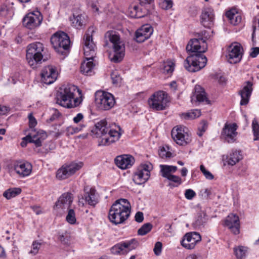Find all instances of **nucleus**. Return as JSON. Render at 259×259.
<instances>
[{"instance_id": "nucleus-14", "label": "nucleus", "mask_w": 259, "mask_h": 259, "mask_svg": "<svg viewBox=\"0 0 259 259\" xmlns=\"http://www.w3.org/2000/svg\"><path fill=\"white\" fill-rule=\"evenodd\" d=\"M42 16L38 11L29 13L23 19V25L27 29L32 30L38 27L41 23Z\"/></svg>"}, {"instance_id": "nucleus-61", "label": "nucleus", "mask_w": 259, "mask_h": 259, "mask_svg": "<svg viewBox=\"0 0 259 259\" xmlns=\"http://www.w3.org/2000/svg\"><path fill=\"white\" fill-rule=\"evenodd\" d=\"M169 86L171 90L175 91L177 88V83L175 81H173L169 83Z\"/></svg>"}, {"instance_id": "nucleus-38", "label": "nucleus", "mask_w": 259, "mask_h": 259, "mask_svg": "<svg viewBox=\"0 0 259 259\" xmlns=\"http://www.w3.org/2000/svg\"><path fill=\"white\" fill-rule=\"evenodd\" d=\"M84 127L85 125L84 124H80L76 126H69L65 128V131L66 133V135L69 136L79 133L81 131Z\"/></svg>"}, {"instance_id": "nucleus-7", "label": "nucleus", "mask_w": 259, "mask_h": 259, "mask_svg": "<svg viewBox=\"0 0 259 259\" xmlns=\"http://www.w3.org/2000/svg\"><path fill=\"white\" fill-rule=\"evenodd\" d=\"M105 37L109 39L113 46L114 53L109 55L110 60L114 63L120 62L125 55L124 44L115 32L108 31L105 34Z\"/></svg>"}, {"instance_id": "nucleus-16", "label": "nucleus", "mask_w": 259, "mask_h": 259, "mask_svg": "<svg viewBox=\"0 0 259 259\" xmlns=\"http://www.w3.org/2000/svg\"><path fill=\"white\" fill-rule=\"evenodd\" d=\"M59 73L56 67L50 65L43 67L41 71L42 81L47 84L53 83L57 79Z\"/></svg>"}, {"instance_id": "nucleus-54", "label": "nucleus", "mask_w": 259, "mask_h": 259, "mask_svg": "<svg viewBox=\"0 0 259 259\" xmlns=\"http://www.w3.org/2000/svg\"><path fill=\"white\" fill-rule=\"evenodd\" d=\"M29 126L30 128H33L37 124V121L35 118L33 117L32 113L28 115Z\"/></svg>"}, {"instance_id": "nucleus-52", "label": "nucleus", "mask_w": 259, "mask_h": 259, "mask_svg": "<svg viewBox=\"0 0 259 259\" xmlns=\"http://www.w3.org/2000/svg\"><path fill=\"white\" fill-rule=\"evenodd\" d=\"M160 5L162 9H168L172 7V3L170 0H164L160 2Z\"/></svg>"}, {"instance_id": "nucleus-1", "label": "nucleus", "mask_w": 259, "mask_h": 259, "mask_svg": "<svg viewBox=\"0 0 259 259\" xmlns=\"http://www.w3.org/2000/svg\"><path fill=\"white\" fill-rule=\"evenodd\" d=\"M206 31L198 33V38L191 39L186 47L187 52L196 53L188 56L184 62V66L189 72H196L204 68L207 61L206 57L202 53L207 49L205 36Z\"/></svg>"}, {"instance_id": "nucleus-29", "label": "nucleus", "mask_w": 259, "mask_h": 259, "mask_svg": "<svg viewBox=\"0 0 259 259\" xmlns=\"http://www.w3.org/2000/svg\"><path fill=\"white\" fill-rule=\"evenodd\" d=\"M73 201L72 194L69 192L63 193L56 203L58 208H68Z\"/></svg>"}, {"instance_id": "nucleus-25", "label": "nucleus", "mask_w": 259, "mask_h": 259, "mask_svg": "<svg viewBox=\"0 0 259 259\" xmlns=\"http://www.w3.org/2000/svg\"><path fill=\"white\" fill-rule=\"evenodd\" d=\"M143 5L132 4L130 5L127 10V15L134 18H141L146 15L148 12L147 8H142Z\"/></svg>"}, {"instance_id": "nucleus-24", "label": "nucleus", "mask_w": 259, "mask_h": 259, "mask_svg": "<svg viewBox=\"0 0 259 259\" xmlns=\"http://www.w3.org/2000/svg\"><path fill=\"white\" fill-rule=\"evenodd\" d=\"M153 33V28L149 24H145L138 29L135 34L136 40L138 42H143L148 39Z\"/></svg>"}, {"instance_id": "nucleus-20", "label": "nucleus", "mask_w": 259, "mask_h": 259, "mask_svg": "<svg viewBox=\"0 0 259 259\" xmlns=\"http://www.w3.org/2000/svg\"><path fill=\"white\" fill-rule=\"evenodd\" d=\"M14 169L20 177L24 178L31 174L32 166L27 161H16L14 164Z\"/></svg>"}, {"instance_id": "nucleus-59", "label": "nucleus", "mask_w": 259, "mask_h": 259, "mask_svg": "<svg viewBox=\"0 0 259 259\" xmlns=\"http://www.w3.org/2000/svg\"><path fill=\"white\" fill-rule=\"evenodd\" d=\"M8 111V108L6 106H0V114L4 115Z\"/></svg>"}, {"instance_id": "nucleus-47", "label": "nucleus", "mask_w": 259, "mask_h": 259, "mask_svg": "<svg viewBox=\"0 0 259 259\" xmlns=\"http://www.w3.org/2000/svg\"><path fill=\"white\" fill-rule=\"evenodd\" d=\"M0 15L5 18L11 17V13L6 6H3L0 9Z\"/></svg>"}, {"instance_id": "nucleus-39", "label": "nucleus", "mask_w": 259, "mask_h": 259, "mask_svg": "<svg viewBox=\"0 0 259 259\" xmlns=\"http://www.w3.org/2000/svg\"><path fill=\"white\" fill-rule=\"evenodd\" d=\"M42 244V241L38 240L33 241L31 245V248L29 251V253L32 255H36L38 253Z\"/></svg>"}, {"instance_id": "nucleus-11", "label": "nucleus", "mask_w": 259, "mask_h": 259, "mask_svg": "<svg viewBox=\"0 0 259 259\" xmlns=\"http://www.w3.org/2000/svg\"><path fill=\"white\" fill-rule=\"evenodd\" d=\"M152 169L153 165L150 162L141 164L134 174L133 181L138 185L144 184L149 179Z\"/></svg>"}, {"instance_id": "nucleus-64", "label": "nucleus", "mask_w": 259, "mask_h": 259, "mask_svg": "<svg viewBox=\"0 0 259 259\" xmlns=\"http://www.w3.org/2000/svg\"><path fill=\"white\" fill-rule=\"evenodd\" d=\"M188 173V169L186 167H183L181 169V175L183 177H186Z\"/></svg>"}, {"instance_id": "nucleus-55", "label": "nucleus", "mask_w": 259, "mask_h": 259, "mask_svg": "<svg viewBox=\"0 0 259 259\" xmlns=\"http://www.w3.org/2000/svg\"><path fill=\"white\" fill-rule=\"evenodd\" d=\"M259 54V47H254L250 49V56L252 58L256 57Z\"/></svg>"}, {"instance_id": "nucleus-40", "label": "nucleus", "mask_w": 259, "mask_h": 259, "mask_svg": "<svg viewBox=\"0 0 259 259\" xmlns=\"http://www.w3.org/2000/svg\"><path fill=\"white\" fill-rule=\"evenodd\" d=\"M152 228L151 224L148 223L144 224L138 231L140 235H145L151 231Z\"/></svg>"}, {"instance_id": "nucleus-48", "label": "nucleus", "mask_w": 259, "mask_h": 259, "mask_svg": "<svg viewBox=\"0 0 259 259\" xmlns=\"http://www.w3.org/2000/svg\"><path fill=\"white\" fill-rule=\"evenodd\" d=\"M111 77L113 84H117L121 81V78L119 75L116 72H112L111 74Z\"/></svg>"}, {"instance_id": "nucleus-10", "label": "nucleus", "mask_w": 259, "mask_h": 259, "mask_svg": "<svg viewBox=\"0 0 259 259\" xmlns=\"http://www.w3.org/2000/svg\"><path fill=\"white\" fill-rule=\"evenodd\" d=\"M172 138L176 143L181 146H185L191 141V137L186 127L176 126L171 132Z\"/></svg>"}, {"instance_id": "nucleus-9", "label": "nucleus", "mask_w": 259, "mask_h": 259, "mask_svg": "<svg viewBox=\"0 0 259 259\" xmlns=\"http://www.w3.org/2000/svg\"><path fill=\"white\" fill-rule=\"evenodd\" d=\"M95 103L97 107L102 110L111 109L115 103L114 96L108 92L98 91L95 94Z\"/></svg>"}, {"instance_id": "nucleus-27", "label": "nucleus", "mask_w": 259, "mask_h": 259, "mask_svg": "<svg viewBox=\"0 0 259 259\" xmlns=\"http://www.w3.org/2000/svg\"><path fill=\"white\" fill-rule=\"evenodd\" d=\"M84 199L85 202L92 206H95L99 201V196L95 189L87 187L84 188Z\"/></svg>"}, {"instance_id": "nucleus-18", "label": "nucleus", "mask_w": 259, "mask_h": 259, "mask_svg": "<svg viewBox=\"0 0 259 259\" xmlns=\"http://www.w3.org/2000/svg\"><path fill=\"white\" fill-rule=\"evenodd\" d=\"M201 240V237L198 233L195 232L187 233L181 241V245L187 249H192Z\"/></svg>"}, {"instance_id": "nucleus-4", "label": "nucleus", "mask_w": 259, "mask_h": 259, "mask_svg": "<svg viewBox=\"0 0 259 259\" xmlns=\"http://www.w3.org/2000/svg\"><path fill=\"white\" fill-rule=\"evenodd\" d=\"M131 206L126 199H119L111 206L108 213L110 221L118 225L123 223L130 215Z\"/></svg>"}, {"instance_id": "nucleus-3", "label": "nucleus", "mask_w": 259, "mask_h": 259, "mask_svg": "<svg viewBox=\"0 0 259 259\" xmlns=\"http://www.w3.org/2000/svg\"><path fill=\"white\" fill-rule=\"evenodd\" d=\"M94 32L93 27H90L83 37L84 55L86 60L82 63L81 72L87 75H91L95 66L93 62L96 55V45L93 40L92 33Z\"/></svg>"}, {"instance_id": "nucleus-15", "label": "nucleus", "mask_w": 259, "mask_h": 259, "mask_svg": "<svg viewBox=\"0 0 259 259\" xmlns=\"http://www.w3.org/2000/svg\"><path fill=\"white\" fill-rule=\"evenodd\" d=\"M242 48L241 45L237 42L232 44L228 49L227 58L231 64H236L240 61L242 56Z\"/></svg>"}, {"instance_id": "nucleus-37", "label": "nucleus", "mask_w": 259, "mask_h": 259, "mask_svg": "<svg viewBox=\"0 0 259 259\" xmlns=\"http://www.w3.org/2000/svg\"><path fill=\"white\" fill-rule=\"evenodd\" d=\"M201 115V112L199 110H191L188 112L182 114V117L185 119H194L199 117Z\"/></svg>"}, {"instance_id": "nucleus-60", "label": "nucleus", "mask_w": 259, "mask_h": 259, "mask_svg": "<svg viewBox=\"0 0 259 259\" xmlns=\"http://www.w3.org/2000/svg\"><path fill=\"white\" fill-rule=\"evenodd\" d=\"M91 7L94 12H98L99 8H98V6L96 3H92L91 4Z\"/></svg>"}, {"instance_id": "nucleus-41", "label": "nucleus", "mask_w": 259, "mask_h": 259, "mask_svg": "<svg viewBox=\"0 0 259 259\" xmlns=\"http://www.w3.org/2000/svg\"><path fill=\"white\" fill-rule=\"evenodd\" d=\"M66 221L70 224H75L76 222L75 213L73 209H69L66 217Z\"/></svg>"}, {"instance_id": "nucleus-17", "label": "nucleus", "mask_w": 259, "mask_h": 259, "mask_svg": "<svg viewBox=\"0 0 259 259\" xmlns=\"http://www.w3.org/2000/svg\"><path fill=\"white\" fill-rule=\"evenodd\" d=\"M138 245L137 240L133 239L130 241L118 243L111 248V252L113 254H124L131 250L135 249Z\"/></svg>"}, {"instance_id": "nucleus-51", "label": "nucleus", "mask_w": 259, "mask_h": 259, "mask_svg": "<svg viewBox=\"0 0 259 259\" xmlns=\"http://www.w3.org/2000/svg\"><path fill=\"white\" fill-rule=\"evenodd\" d=\"M196 196V193L192 189H187L185 192V197L188 200L192 199Z\"/></svg>"}, {"instance_id": "nucleus-12", "label": "nucleus", "mask_w": 259, "mask_h": 259, "mask_svg": "<svg viewBox=\"0 0 259 259\" xmlns=\"http://www.w3.org/2000/svg\"><path fill=\"white\" fill-rule=\"evenodd\" d=\"M168 100L167 94L163 91L154 93L148 100L149 106L155 110H164Z\"/></svg>"}, {"instance_id": "nucleus-23", "label": "nucleus", "mask_w": 259, "mask_h": 259, "mask_svg": "<svg viewBox=\"0 0 259 259\" xmlns=\"http://www.w3.org/2000/svg\"><path fill=\"white\" fill-rule=\"evenodd\" d=\"M214 14L211 8L204 9L201 15V24L206 28L211 27L214 24Z\"/></svg>"}, {"instance_id": "nucleus-13", "label": "nucleus", "mask_w": 259, "mask_h": 259, "mask_svg": "<svg viewBox=\"0 0 259 259\" xmlns=\"http://www.w3.org/2000/svg\"><path fill=\"white\" fill-rule=\"evenodd\" d=\"M82 162H71L62 165L57 171L56 177L59 180L66 179L74 174L83 166Z\"/></svg>"}, {"instance_id": "nucleus-50", "label": "nucleus", "mask_w": 259, "mask_h": 259, "mask_svg": "<svg viewBox=\"0 0 259 259\" xmlns=\"http://www.w3.org/2000/svg\"><path fill=\"white\" fill-rule=\"evenodd\" d=\"M170 181L173 182L176 184H177V185L176 186H178L180 185H181L182 183V181L181 178L177 176L171 175L168 179H167Z\"/></svg>"}, {"instance_id": "nucleus-36", "label": "nucleus", "mask_w": 259, "mask_h": 259, "mask_svg": "<svg viewBox=\"0 0 259 259\" xmlns=\"http://www.w3.org/2000/svg\"><path fill=\"white\" fill-rule=\"evenodd\" d=\"M234 252L237 259H244L246 256L247 249L246 247L238 246L234 248Z\"/></svg>"}, {"instance_id": "nucleus-63", "label": "nucleus", "mask_w": 259, "mask_h": 259, "mask_svg": "<svg viewBox=\"0 0 259 259\" xmlns=\"http://www.w3.org/2000/svg\"><path fill=\"white\" fill-rule=\"evenodd\" d=\"M65 131L64 130L61 129L60 130H58L57 132L55 134V136L56 138L59 137L60 136L62 135Z\"/></svg>"}, {"instance_id": "nucleus-22", "label": "nucleus", "mask_w": 259, "mask_h": 259, "mask_svg": "<svg viewBox=\"0 0 259 259\" xmlns=\"http://www.w3.org/2000/svg\"><path fill=\"white\" fill-rule=\"evenodd\" d=\"M47 138V135L45 132L40 131L36 132L35 131H32L28 135L24 137L23 139L26 140L28 143H33L36 147L41 146V142Z\"/></svg>"}, {"instance_id": "nucleus-42", "label": "nucleus", "mask_w": 259, "mask_h": 259, "mask_svg": "<svg viewBox=\"0 0 259 259\" xmlns=\"http://www.w3.org/2000/svg\"><path fill=\"white\" fill-rule=\"evenodd\" d=\"M160 167L161 176L163 178L168 179L171 175V173L172 172L170 171L168 165H160Z\"/></svg>"}, {"instance_id": "nucleus-5", "label": "nucleus", "mask_w": 259, "mask_h": 259, "mask_svg": "<svg viewBox=\"0 0 259 259\" xmlns=\"http://www.w3.org/2000/svg\"><path fill=\"white\" fill-rule=\"evenodd\" d=\"M76 90L79 92L77 87L72 84L62 85L57 95V103L67 108L78 106L81 103L82 100L78 98H74V93Z\"/></svg>"}, {"instance_id": "nucleus-57", "label": "nucleus", "mask_w": 259, "mask_h": 259, "mask_svg": "<svg viewBox=\"0 0 259 259\" xmlns=\"http://www.w3.org/2000/svg\"><path fill=\"white\" fill-rule=\"evenodd\" d=\"M83 114L81 113H78L76 115V116L73 118V121L74 123H78V122L81 121V120H82L83 119Z\"/></svg>"}, {"instance_id": "nucleus-45", "label": "nucleus", "mask_w": 259, "mask_h": 259, "mask_svg": "<svg viewBox=\"0 0 259 259\" xmlns=\"http://www.w3.org/2000/svg\"><path fill=\"white\" fill-rule=\"evenodd\" d=\"M200 169L206 179L212 180L214 178L213 175L207 170L203 165L200 166Z\"/></svg>"}, {"instance_id": "nucleus-21", "label": "nucleus", "mask_w": 259, "mask_h": 259, "mask_svg": "<svg viewBox=\"0 0 259 259\" xmlns=\"http://www.w3.org/2000/svg\"><path fill=\"white\" fill-rule=\"evenodd\" d=\"M252 85L253 83L251 81H245L242 89L239 92V95L241 98L240 103L241 106L246 105L248 103L253 90Z\"/></svg>"}, {"instance_id": "nucleus-2", "label": "nucleus", "mask_w": 259, "mask_h": 259, "mask_svg": "<svg viewBox=\"0 0 259 259\" xmlns=\"http://www.w3.org/2000/svg\"><path fill=\"white\" fill-rule=\"evenodd\" d=\"M92 133L99 138V145H109L117 141L122 135L120 127L115 123L108 124L106 119L97 122Z\"/></svg>"}, {"instance_id": "nucleus-26", "label": "nucleus", "mask_w": 259, "mask_h": 259, "mask_svg": "<svg viewBox=\"0 0 259 259\" xmlns=\"http://www.w3.org/2000/svg\"><path fill=\"white\" fill-rule=\"evenodd\" d=\"M225 225L234 234L239 233L240 222L239 217L237 215L232 213L228 215L225 221Z\"/></svg>"}, {"instance_id": "nucleus-49", "label": "nucleus", "mask_w": 259, "mask_h": 259, "mask_svg": "<svg viewBox=\"0 0 259 259\" xmlns=\"http://www.w3.org/2000/svg\"><path fill=\"white\" fill-rule=\"evenodd\" d=\"M207 127V122L205 121H203L201 123V126L198 128V132L197 133V135L199 137H201L203 135V133L206 131Z\"/></svg>"}, {"instance_id": "nucleus-30", "label": "nucleus", "mask_w": 259, "mask_h": 259, "mask_svg": "<svg viewBox=\"0 0 259 259\" xmlns=\"http://www.w3.org/2000/svg\"><path fill=\"white\" fill-rule=\"evenodd\" d=\"M194 90V94L191 97L192 102L194 101L198 102H208L204 90L200 85H196Z\"/></svg>"}, {"instance_id": "nucleus-58", "label": "nucleus", "mask_w": 259, "mask_h": 259, "mask_svg": "<svg viewBox=\"0 0 259 259\" xmlns=\"http://www.w3.org/2000/svg\"><path fill=\"white\" fill-rule=\"evenodd\" d=\"M185 259H202L201 256L199 254H190Z\"/></svg>"}, {"instance_id": "nucleus-6", "label": "nucleus", "mask_w": 259, "mask_h": 259, "mask_svg": "<svg viewBox=\"0 0 259 259\" xmlns=\"http://www.w3.org/2000/svg\"><path fill=\"white\" fill-rule=\"evenodd\" d=\"M45 54L44 46L40 42L31 43L27 47L26 59L32 68H37L42 61L46 60L44 58Z\"/></svg>"}, {"instance_id": "nucleus-34", "label": "nucleus", "mask_w": 259, "mask_h": 259, "mask_svg": "<svg viewBox=\"0 0 259 259\" xmlns=\"http://www.w3.org/2000/svg\"><path fill=\"white\" fill-rule=\"evenodd\" d=\"M175 67V63L171 60L164 61L161 65V69L162 72L168 75H171Z\"/></svg>"}, {"instance_id": "nucleus-31", "label": "nucleus", "mask_w": 259, "mask_h": 259, "mask_svg": "<svg viewBox=\"0 0 259 259\" xmlns=\"http://www.w3.org/2000/svg\"><path fill=\"white\" fill-rule=\"evenodd\" d=\"M226 16L230 23L234 25L238 24L241 21V16L235 9L227 11Z\"/></svg>"}, {"instance_id": "nucleus-46", "label": "nucleus", "mask_w": 259, "mask_h": 259, "mask_svg": "<svg viewBox=\"0 0 259 259\" xmlns=\"http://www.w3.org/2000/svg\"><path fill=\"white\" fill-rule=\"evenodd\" d=\"M159 155L161 158L165 159L171 157L172 154L170 152L167 151L164 147H162L160 149Z\"/></svg>"}, {"instance_id": "nucleus-28", "label": "nucleus", "mask_w": 259, "mask_h": 259, "mask_svg": "<svg viewBox=\"0 0 259 259\" xmlns=\"http://www.w3.org/2000/svg\"><path fill=\"white\" fill-rule=\"evenodd\" d=\"M115 162L121 169H126L132 166L135 162V159L130 155H122L117 156Z\"/></svg>"}, {"instance_id": "nucleus-53", "label": "nucleus", "mask_w": 259, "mask_h": 259, "mask_svg": "<svg viewBox=\"0 0 259 259\" xmlns=\"http://www.w3.org/2000/svg\"><path fill=\"white\" fill-rule=\"evenodd\" d=\"M162 243L160 242H157L154 246L153 251L156 255H159L161 252Z\"/></svg>"}, {"instance_id": "nucleus-56", "label": "nucleus", "mask_w": 259, "mask_h": 259, "mask_svg": "<svg viewBox=\"0 0 259 259\" xmlns=\"http://www.w3.org/2000/svg\"><path fill=\"white\" fill-rule=\"evenodd\" d=\"M135 221L138 223H141L144 220L143 213L142 212L138 211L135 215Z\"/></svg>"}, {"instance_id": "nucleus-44", "label": "nucleus", "mask_w": 259, "mask_h": 259, "mask_svg": "<svg viewBox=\"0 0 259 259\" xmlns=\"http://www.w3.org/2000/svg\"><path fill=\"white\" fill-rule=\"evenodd\" d=\"M206 213L204 212H200L198 213L196 220V224L198 226L202 225L207 221Z\"/></svg>"}, {"instance_id": "nucleus-62", "label": "nucleus", "mask_w": 259, "mask_h": 259, "mask_svg": "<svg viewBox=\"0 0 259 259\" xmlns=\"http://www.w3.org/2000/svg\"><path fill=\"white\" fill-rule=\"evenodd\" d=\"M60 116V113H55L54 114H53L52 115V116L50 117V120L51 121H53V120H54L55 119L58 118V117Z\"/></svg>"}, {"instance_id": "nucleus-19", "label": "nucleus", "mask_w": 259, "mask_h": 259, "mask_svg": "<svg viewBox=\"0 0 259 259\" xmlns=\"http://www.w3.org/2000/svg\"><path fill=\"white\" fill-rule=\"evenodd\" d=\"M237 125L236 123L225 124L222 132V138L228 143H234L237 135Z\"/></svg>"}, {"instance_id": "nucleus-33", "label": "nucleus", "mask_w": 259, "mask_h": 259, "mask_svg": "<svg viewBox=\"0 0 259 259\" xmlns=\"http://www.w3.org/2000/svg\"><path fill=\"white\" fill-rule=\"evenodd\" d=\"M242 159L241 151H232L227 157V162L228 165L233 166Z\"/></svg>"}, {"instance_id": "nucleus-35", "label": "nucleus", "mask_w": 259, "mask_h": 259, "mask_svg": "<svg viewBox=\"0 0 259 259\" xmlns=\"http://www.w3.org/2000/svg\"><path fill=\"white\" fill-rule=\"evenodd\" d=\"M21 191L20 188H11L4 192L3 196L6 199H10L20 194Z\"/></svg>"}, {"instance_id": "nucleus-43", "label": "nucleus", "mask_w": 259, "mask_h": 259, "mask_svg": "<svg viewBox=\"0 0 259 259\" xmlns=\"http://www.w3.org/2000/svg\"><path fill=\"white\" fill-rule=\"evenodd\" d=\"M252 127L254 137V140H259V124L257 120L255 119L252 121Z\"/></svg>"}, {"instance_id": "nucleus-8", "label": "nucleus", "mask_w": 259, "mask_h": 259, "mask_svg": "<svg viewBox=\"0 0 259 259\" xmlns=\"http://www.w3.org/2000/svg\"><path fill=\"white\" fill-rule=\"evenodd\" d=\"M51 42L56 52L61 55H64L65 52L69 49L70 40L66 33L59 31L52 36Z\"/></svg>"}, {"instance_id": "nucleus-32", "label": "nucleus", "mask_w": 259, "mask_h": 259, "mask_svg": "<svg viewBox=\"0 0 259 259\" xmlns=\"http://www.w3.org/2000/svg\"><path fill=\"white\" fill-rule=\"evenodd\" d=\"M72 26L77 29H81L85 25L86 19L85 16L82 14L75 16L73 15L72 17L70 18Z\"/></svg>"}]
</instances>
